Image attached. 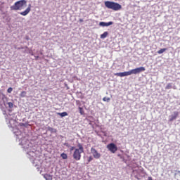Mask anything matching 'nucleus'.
<instances>
[{"instance_id": "1", "label": "nucleus", "mask_w": 180, "mask_h": 180, "mask_svg": "<svg viewBox=\"0 0 180 180\" xmlns=\"http://www.w3.org/2000/svg\"><path fill=\"white\" fill-rule=\"evenodd\" d=\"M143 71H146V68L141 67L136 69H132L128 72H119L115 73L114 75L117 77H127L129 75H131V74H140V72H143Z\"/></svg>"}, {"instance_id": "2", "label": "nucleus", "mask_w": 180, "mask_h": 180, "mask_svg": "<svg viewBox=\"0 0 180 180\" xmlns=\"http://www.w3.org/2000/svg\"><path fill=\"white\" fill-rule=\"evenodd\" d=\"M77 148L75 149L73 152V158L75 161H79L81 160V155L84 153V145L82 143H78L77 145Z\"/></svg>"}, {"instance_id": "3", "label": "nucleus", "mask_w": 180, "mask_h": 180, "mask_svg": "<svg viewBox=\"0 0 180 180\" xmlns=\"http://www.w3.org/2000/svg\"><path fill=\"white\" fill-rule=\"evenodd\" d=\"M105 6L108 9H112V11H120V9H122V5L113 1H105Z\"/></svg>"}, {"instance_id": "4", "label": "nucleus", "mask_w": 180, "mask_h": 180, "mask_svg": "<svg viewBox=\"0 0 180 180\" xmlns=\"http://www.w3.org/2000/svg\"><path fill=\"white\" fill-rule=\"evenodd\" d=\"M26 0H20L14 4L13 6L11 7V11H22L24 6H26Z\"/></svg>"}, {"instance_id": "5", "label": "nucleus", "mask_w": 180, "mask_h": 180, "mask_svg": "<svg viewBox=\"0 0 180 180\" xmlns=\"http://www.w3.org/2000/svg\"><path fill=\"white\" fill-rule=\"evenodd\" d=\"M107 148L110 151V153H112V154H115V153L117 151V146L113 143L107 145Z\"/></svg>"}, {"instance_id": "6", "label": "nucleus", "mask_w": 180, "mask_h": 180, "mask_svg": "<svg viewBox=\"0 0 180 180\" xmlns=\"http://www.w3.org/2000/svg\"><path fill=\"white\" fill-rule=\"evenodd\" d=\"M94 158H95L96 160H99V158H101V155L100 153L98 152V150H96V149H95V148H91L90 150Z\"/></svg>"}, {"instance_id": "7", "label": "nucleus", "mask_w": 180, "mask_h": 180, "mask_svg": "<svg viewBox=\"0 0 180 180\" xmlns=\"http://www.w3.org/2000/svg\"><path fill=\"white\" fill-rule=\"evenodd\" d=\"M179 115V112L178 111H174L173 115H170V118L169 119V122H174V120H176V118Z\"/></svg>"}, {"instance_id": "8", "label": "nucleus", "mask_w": 180, "mask_h": 180, "mask_svg": "<svg viewBox=\"0 0 180 180\" xmlns=\"http://www.w3.org/2000/svg\"><path fill=\"white\" fill-rule=\"evenodd\" d=\"M31 8H32V5L30 4L28 8L25 11L20 13V15H22V16H26V15L30 13L31 11Z\"/></svg>"}, {"instance_id": "9", "label": "nucleus", "mask_w": 180, "mask_h": 180, "mask_svg": "<svg viewBox=\"0 0 180 180\" xmlns=\"http://www.w3.org/2000/svg\"><path fill=\"white\" fill-rule=\"evenodd\" d=\"M113 25V22L110 21L108 22H99V26H102L103 27H105V26L108 27V26H110Z\"/></svg>"}, {"instance_id": "10", "label": "nucleus", "mask_w": 180, "mask_h": 180, "mask_svg": "<svg viewBox=\"0 0 180 180\" xmlns=\"http://www.w3.org/2000/svg\"><path fill=\"white\" fill-rule=\"evenodd\" d=\"M44 178L46 180H53V175L46 174H44Z\"/></svg>"}, {"instance_id": "11", "label": "nucleus", "mask_w": 180, "mask_h": 180, "mask_svg": "<svg viewBox=\"0 0 180 180\" xmlns=\"http://www.w3.org/2000/svg\"><path fill=\"white\" fill-rule=\"evenodd\" d=\"M108 34L109 33L108 32H104L101 35V39H106L108 37Z\"/></svg>"}, {"instance_id": "12", "label": "nucleus", "mask_w": 180, "mask_h": 180, "mask_svg": "<svg viewBox=\"0 0 180 180\" xmlns=\"http://www.w3.org/2000/svg\"><path fill=\"white\" fill-rule=\"evenodd\" d=\"M58 115H59V116L61 117H65V116H68V113L67 112H59Z\"/></svg>"}, {"instance_id": "13", "label": "nucleus", "mask_w": 180, "mask_h": 180, "mask_svg": "<svg viewBox=\"0 0 180 180\" xmlns=\"http://www.w3.org/2000/svg\"><path fill=\"white\" fill-rule=\"evenodd\" d=\"M167 51L166 48L161 49L160 50L158 51V54H162V53H165Z\"/></svg>"}, {"instance_id": "14", "label": "nucleus", "mask_w": 180, "mask_h": 180, "mask_svg": "<svg viewBox=\"0 0 180 180\" xmlns=\"http://www.w3.org/2000/svg\"><path fill=\"white\" fill-rule=\"evenodd\" d=\"M27 92L23 91H21V93L20 94V98H26V95H27Z\"/></svg>"}, {"instance_id": "15", "label": "nucleus", "mask_w": 180, "mask_h": 180, "mask_svg": "<svg viewBox=\"0 0 180 180\" xmlns=\"http://www.w3.org/2000/svg\"><path fill=\"white\" fill-rule=\"evenodd\" d=\"M60 157L63 158V160H67V158H68V155H67L66 153H61Z\"/></svg>"}, {"instance_id": "16", "label": "nucleus", "mask_w": 180, "mask_h": 180, "mask_svg": "<svg viewBox=\"0 0 180 180\" xmlns=\"http://www.w3.org/2000/svg\"><path fill=\"white\" fill-rule=\"evenodd\" d=\"M172 88V83H169L167 84V86H165V89H171Z\"/></svg>"}, {"instance_id": "17", "label": "nucleus", "mask_w": 180, "mask_h": 180, "mask_svg": "<svg viewBox=\"0 0 180 180\" xmlns=\"http://www.w3.org/2000/svg\"><path fill=\"white\" fill-rule=\"evenodd\" d=\"M103 102H109L110 101V98L109 97H104L103 98Z\"/></svg>"}, {"instance_id": "18", "label": "nucleus", "mask_w": 180, "mask_h": 180, "mask_svg": "<svg viewBox=\"0 0 180 180\" xmlns=\"http://www.w3.org/2000/svg\"><path fill=\"white\" fill-rule=\"evenodd\" d=\"M94 160V158L92 156H89L88 160H87V162L86 164H89L91 162V161H92Z\"/></svg>"}, {"instance_id": "19", "label": "nucleus", "mask_w": 180, "mask_h": 180, "mask_svg": "<svg viewBox=\"0 0 180 180\" xmlns=\"http://www.w3.org/2000/svg\"><path fill=\"white\" fill-rule=\"evenodd\" d=\"M13 91V89L12 87H10L8 89L7 92L8 94H12Z\"/></svg>"}, {"instance_id": "20", "label": "nucleus", "mask_w": 180, "mask_h": 180, "mask_svg": "<svg viewBox=\"0 0 180 180\" xmlns=\"http://www.w3.org/2000/svg\"><path fill=\"white\" fill-rule=\"evenodd\" d=\"M8 108L11 109V108H13V103L12 102L8 103Z\"/></svg>"}, {"instance_id": "21", "label": "nucleus", "mask_w": 180, "mask_h": 180, "mask_svg": "<svg viewBox=\"0 0 180 180\" xmlns=\"http://www.w3.org/2000/svg\"><path fill=\"white\" fill-rule=\"evenodd\" d=\"M79 110L80 114L84 115V110L82 109V108L79 107Z\"/></svg>"}, {"instance_id": "22", "label": "nucleus", "mask_w": 180, "mask_h": 180, "mask_svg": "<svg viewBox=\"0 0 180 180\" xmlns=\"http://www.w3.org/2000/svg\"><path fill=\"white\" fill-rule=\"evenodd\" d=\"M75 150V147L72 146V147L70 148V151H72V150Z\"/></svg>"}, {"instance_id": "23", "label": "nucleus", "mask_w": 180, "mask_h": 180, "mask_svg": "<svg viewBox=\"0 0 180 180\" xmlns=\"http://www.w3.org/2000/svg\"><path fill=\"white\" fill-rule=\"evenodd\" d=\"M79 22H80L81 23H82V22H84V20H83L82 18H80V19L79 20Z\"/></svg>"}, {"instance_id": "24", "label": "nucleus", "mask_w": 180, "mask_h": 180, "mask_svg": "<svg viewBox=\"0 0 180 180\" xmlns=\"http://www.w3.org/2000/svg\"><path fill=\"white\" fill-rule=\"evenodd\" d=\"M49 130L50 131H53V130H54V129L50 127V128L49 129Z\"/></svg>"}, {"instance_id": "25", "label": "nucleus", "mask_w": 180, "mask_h": 180, "mask_svg": "<svg viewBox=\"0 0 180 180\" xmlns=\"http://www.w3.org/2000/svg\"><path fill=\"white\" fill-rule=\"evenodd\" d=\"M35 60H39V56H36Z\"/></svg>"}, {"instance_id": "26", "label": "nucleus", "mask_w": 180, "mask_h": 180, "mask_svg": "<svg viewBox=\"0 0 180 180\" xmlns=\"http://www.w3.org/2000/svg\"><path fill=\"white\" fill-rule=\"evenodd\" d=\"M65 146H68V143H65Z\"/></svg>"}]
</instances>
